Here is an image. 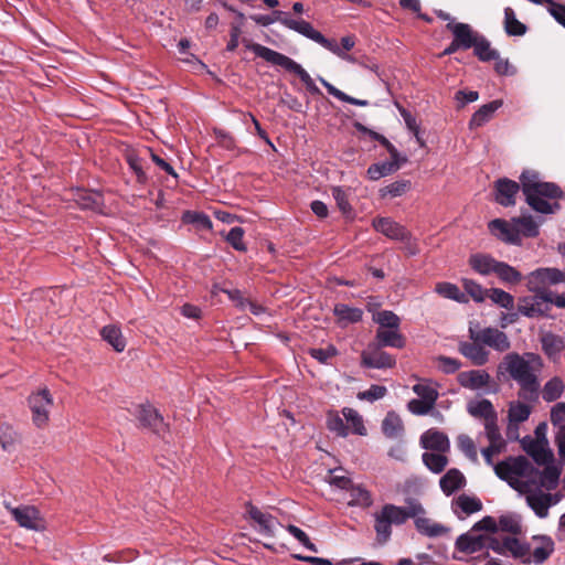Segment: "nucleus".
Instances as JSON below:
<instances>
[{
  "instance_id": "1",
  "label": "nucleus",
  "mask_w": 565,
  "mask_h": 565,
  "mask_svg": "<svg viewBox=\"0 0 565 565\" xmlns=\"http://www.w3.org/2000/svg\"><path fill=\"white\" fill-rule=\"evenodd\" d=\"M562 461H495V475L510 487L526 494V502L534 513L544 519L551 507L563 495L552 493L558 487Z\"/></svg>"
},
{
  "instance_id": "2",
  "label": "nucleus",
  "mask_w": 565,
  "mask_h": 565,
  "mask_svg": "<svg viewBox=\"0 0 565 565\" xmlns=\"http://www.w3.org/2000/svg\"><path fill=\"white\" fill-rule=\"evenodd\" d=\"M504 367L509 375L519 384L518 396L525 402H536L540 395V381L536 372L542 366L541 356L534 353L520 355L516 352L508 353L500 367Z\"/></svg>"
},
{
  "instance_id": "3",
  "label": "nucleus",
  "mask_w": 565,
  "mask_h": 565,
  "mask_svg": "<svg viewBox=\"0 0 565 565\" xmlns=\"http://www.w3.org/2000/svg\"><path fill=\"white\" fill-rule=\"evenodd\" d=\"M520 190H522L526 203L532 210L543 214L554 212L558 209V203L551 204L545 199H562L564 192L553 182H543L539 180V173L533 170H525L520 175Z\"/></svg>"
},
{
  "instance_id": "4",
  "label": "nucleus",
  "mask_w": 565,
  "mask_h": 565,
  "mask_svg": "<svg viewBox=\"0 0 565 565\" xmlns=\"http://www.w3.org/2000/svg\"><path fill=\"white\" fill-rule=\"evenodd\" d=\"M468 412L473 417L484 419V433L489 445L481 449V455L484 459H491L493 456L499 455L505 447V441L500 434L497 424L498 416L492 403L489 399L470 402L468 404Z\"/></svg>"
},
{
  "instance_id": "5",
  "label": "nucleus",
  "mask_w": 565,
  "mask_h": 565,
  "mask_svg": "<svg viewBox=\"0 0 565 565\" xmlns=\"http://www.w3.org/2000/svg\"><path fill=\"white\" fill-rule=\"evenodd\" d=\"M243 43L247 50L253 51L257 56L264 58L266 62L280 66L287 72L297 75L312 95L321 94V90L315 84L309 73L289 56L259 43H253L247 39H243Z\"/></svg>"
},
{
  "instance_id": "6",
  "label": "nucleus",
  "mask_w": 565,
  "mask_h": 565,
  "mask_svg": "<svg viewBox=\"0 0 565 565\" xmlns=\"http://www.w3.org/2000/svg\"><path fill=\"white\" fill-rule=\"evenodd\" d=\"M274 14L276 15V20L279 21L284 26H286L292 31H296V32L300 33L301 35L315 41L316 43L320 44L326 50L335 54L337 56H339L341 58H347L344 53L340 50L339 44L335 40L327 39L322 33L315 30L313 26L309 22H307L302 19H300V20L291 19L290 17H288V14L286 12H282V11H274Z\"/></svg>"
},
{
  "instance_id": "7",
  "label": "nucleus",
  "mask_w": 565,
  "mask_h": 565,
  "mask_svg": "<svg viewBox=\"0 0 565 565\" xmlns=\"http://www.w3.org/2000/svg\"><path fill=\"white\" fill-rule=\"evenodd\" d=\"M419 444L422 448L428 450L422 455V459H447L450 441L445 433L430 428L422 434Z\"/></svg>"
},
{
  "instance_id": "8",
  "label": "nucleus",
  "mask_w": 565,
  "mask_h": 565,
  "mask_svg": "<svg viewBox=\"0 0 565 565\" xmlns=\"http://www.w3.org/2000/svg\"><path fill=\"white\" fill-rule=\"evenodd\" d=\"M532 296L520 299L518 310L529 318H539L547 315L553 305L552 291H534Z\"/></svg>"
},
{
  "instance_id": "9",
  "label": "nucleus",
  "mask_w": 565,
  "mask_h": 565,
  "mask_svg": "<svg viewBox=\"0 0 565 565\" xmlns=\"http://www.w3.org/2000/svg\"><path fill=\"white\" fill-rule=\"evenodd\" d=\"M134 415L139 422V426L164 438L169 431V425L164 423L162 415L152 405L140 404L136 407Z\"/></svg>"
},
{
  "instance_id": "10",
  "label": "nucleus",
  "mask_w": 565,
  "mask_h": 565,
  "mask_svg": "<svg viewBox=\"0 0 565 565\" xmlns=\"http://www.w3.org/2000/svg\"><path fill=\"white\" fill-rule=\"evenodd\" d=\"M52 405L53 398L47 388H43L30 395L29 406L32 412V420L36 427L42 428L47 425Z\"/></svg>"
},
{
  "instance_id": "11",
  "label": "nucleus",
  "mask_w": 565,
  "mask_h": 565,
  "mask_svg": "<svg viewBox=\"0 0 565 565\" xmlns=\"http://www.w3.org/2000/svg\"><path fill=\"white\" fill-rule=\"evenodd\" d=\"M246 513L252 521V526L264 536L273 537L278 526L281 525L276 516L255 505L248 504Z\"/></svg>"
},
{
  "instance_id": "12",
  "label": "nucleus",
  "mask_w": 565,
  "mask_h": 565,
  "mask_svg": "<svg viewBox=\"0 0 565 565\" xmlns=\"http://www.w3.org/2000/svg\"><path fill=\"white\" fill-rule=\"evenodd\" d=\"M565 281V274L556 268H539L527 277V286L532 291H548L547 287Z\"/></svg>"
},
{
  "instance_id": "13",
  "label": "nucleus",
  "mask_w": 565,
  "mask_h": 565,
  "mask_svg": "<svg viewBox=\"0 0 565 565\" xmlns=\"http://www.w3.org/2000/svg\"><path fill=\"white\" fill-rule=\"evenodd\" d=\"M470 340L481 341L483 345H488L498 352H505L511 348L508 335L497 328H484L479 331L469 329Z\"/></svg>"
},
{
  "instance_id": "14",
  "label": "nucleus",
  "mask_w": 565,
  "mask_h": 565,
  "mask_svg": "<svg viewBox=\"0 0 565 565\" xmlns=\"http://www.w3.org/2000/svg\"><path fill=\"white\" fill-rule=\"evenodd\" d=\"M374 342L361 353V365L369 369H392L396 364L393 355L382 350Z\"/></svg>"
},
{
  "instance_id": "15",
  "label": "nucleus",
  "mask_w": 565,
  "mask_h": 565,
  "mask_svg": "<svg viewBox=\"0 0 565 565\" xmlns=\"http://www.w3.org/2000/svg\"><path fill=\"white\" fill-rule=\"evenodd\" d=\"M4 507L12 514L13 519L20 526L34 531L44 529V523L40 512L34 507L22 505L13 508L8 502H4Z\"/></svg>"
},
{
  "instance_id": "16",
  "label": "nucleus",
  "mask_w": 565,
  "mask_h": 565,
  "mask_svg": "<svg viewBox=\"0 0 565 565\" xmlns=\"http://www.w3.org/2000/svg\"><path fill=\"white\" fill-rule=\"evenodd\" d=\"M491 548L500 554L509 552L514 558L520 559L523 564H531V545L523 543L515 537H505L499 544H491Z\"/></svg>"
},
{
  "instance_id": "17",
  "label": "nucleus",
  "mask_w": 565,
  "mask_h": 565,
  "mask_svg": "<svg viewBox=\"0 0 565 565\" xmlns=\"http://www.w3.org/2000/svg\"><path fill=\"white\" fill-rule=\"evenodd\" d=\"M494 201L504 206L515 205V196L520 191V184L508 178H500L493 183Z\"/></svg>"
},
{
  "instance_id": "18",
  "label": "nucleus",
  "mask_w": 565,
  "mask_h": 565,
  "mask_svg": "<svg viewBox=\"0 0 565 565\" xmlns=\"http://www.w3.org/2000/svg\"><path fill=\"white\" fill-rule=\"evenodd\" d=\"M457 382L460 386L477 391L489 388L493 383L490 374L486 370H470L458 373Z\"/></svg>"
},
{
  "instance_id": "19",
  "label": "nucleus",
  "mask_w": 565,
  "mask_h": 565,
  "mask_svg": "<svg viewBox=\"0 0 565 565\" xmlns=\"http://www.w3.org/2000/svg\"><path fill=\"white\" fill-rule=\"evenodd\" d=\"M372 225L374 230L390 239L401 241L411 238V232L391 217H376Z\"/></svg>"
},
{
  "instance_id": "20",
  "label": "nucleus",
  "mask_w": 565,
  "mask_h": 565,
  "mask_svg": "<svg viewBox=\"0 0 565 565\" xmlns=\"http://www.w3.org/2000/svg\"><path fill=\"white\" fill-rule=\"evenodd\" d=\"M458 351L476 366H482L489 361L490 352L484 348L481 341H462L458 345Z\"/></svg>"
},
{
  "instance_id": "21",
  "label": "nucleus",
  "mask_w": 565,
  "mask_h": 565,
  "mask_svg": "<svg viewBox=\"0 0 565 565\" xmlns=\"http://www.w3.org/2000/svg\"><path fill=\"white\" fill-rule=\"evenodd\" d=\"M446 29L452 33L454 39L462 50L471 49L480 35V33L473 31L469 24L462 22H449Z\"/></svg>"
},
{
  "instance_id": "22",
  "label": "nucleus",
  "mask_w": 565,
  "mask_h": 565,
  "mask_svg": "<svg viewBox=\"0 0 565 565\" xmlns=\"http://www.w3.org/2000/svg\"><path fill=\"white\" fill-rule=\"evenodd\" d=\"M373 342L382 348L403 349L406 345V338L401 333L399 329L377 328Z\"/></svg>"
},
{
  "instance_id": "23",
  "label": "nucleus",
  "mask_w": 565,
  "mask_h": 565,
  "mask_svg": "<svg viewBox=\"0 0 565 565\" xmlns=\"http://www.w3.org/2000/svg\"><path fill=\"white\" fill-rule=\"evenodd\" d=\"M452 510L459 519H465L481 511L482 502L477 497L460 494L452 501Z\"/></svg>"
},
{
  "instance_id": "24",
  "label": "nucleus",
  "mask_w": 565,
  "mask_h": 565,
  "mask_svg": "<svg viewBox=\"0 0 565 565\" xmlns=\"http://www.w3.org/2000/svg\"><path fill=\"white\" fill-rule=\"evenodd\" d=\"M489 230L494 236L505 243L519 244L518 231L514 228L512 221L509 223L502 218L492 220L489 223Z\"/></svg>"
},
{
  "instance_id": "25",
  "label": "nucleus",
  "mask_w": 565,
  "mask_h": 565,
  "mask_svg": "<svg viewBox=\"0 0 565 565\" xmlns=\"http://www.w3.org/2000/svg\"><path fill=\"white\" fill-rule=\"evenodd\" d=\"M407 161L406 157L399 156V158L392 159L384 162L373 163L367 168V177L376 181L382 177L390 175L396 172L403 163Z\"/></svg>"
},
{
  "instance_id": "26",
  "label": "nucleus",
  "mask_w": 565,
  "mask_h": 565,
  "mask_svg": "<svg viewBox=\"0 0 565 565\" xmlns=\"http://www.w3.org/2000/svg\"><path fill=\"white\" fill-rule=\"evenodd\" d=\"M531 407L524 403H511L508 411L509 425L507 429L508 437L512 436V430H519V424L529 419Z\"/></svg>"
},
{
  "instance_id": "27",
  "label": "nucleus",
  "mask_w": 565,
  "mask_h": 565,
  "mask_svg": "<svg viewBox=\"0 0 565 565\" xmlns=\"http://www.w3.org/2000/svg\"><path fill=\"white\" fill-rule=\"evenodd\" d=\"M75 202L81 209L100 212L104 206V196L98 191L78 190Z\"/></svg>"
},
{
  "instance_id": "28",
  "label": "nucleus",
  "mask_w": 565,
  "mask_h": 565,
  "mask_svg": "<svg viewBox=\"0 0 565 565\" xmlns=\"http://www.w3.org/2000/svg\"><path fill=\"white\" fill-rule=\"evenodd\" d=\"M521 446L532 459H555L553 451L547 446L531 436H525L521 440Z\"/></svg>"
},
{
  "instance_id": "29",
  "label": "nucleus",
  "mask_w": 565,
  "mask_h": 565,
  "mask_svg": "<svg viewBox=\"0 0 565 565\" xmlns=\"http://www.w3.org/2000/svg\"><path fill=\"white\" fill-rule=\"evenodd\" d=\"M533 541L537 543L531 548V559L534 564H543L554 552V542L548 536H534Z\"/></svg>"
},
{
  "instance_id": "30",
  "label": "nucleus",
  "mask_w": 565,
  "mask_h": 565,
  "mask_svg": "<svg viewBox=\"0 0 565 565\" xmlns=\"http://www.w3.org/2000/svg\"><path fill=\"white\" fill-rule=\"evenodd\" d=\"M501 99L492 100L486 105H482L471 117L469 121V128L475 129L483 126L488 122L493 114L502 106Z\"/></svg>"
},
{
  "instance_id": "31",
  "label": "nucleus",
  "mask_w": 565,
  "mask_h": 565,
  "mask_svg": "<svg viewBox=\"0 0 565 565\" xmlns=\"http://www.w3.org/2000/svg\"><path fill=\"white\" fill-rule=\"evenodd\" d=\"M333 313L340 326L344 327L349 323H356L362 320L363 311L356 307H350L345 303H337L333 308Z\"/></svg>"
},
{
  "instance_id": "32",
  "label": "nucleus",
  "mask_w": 565,
  "mask_h": 565,
  "mask_svg": "<svg viewBox=\"0 0 565 565\" xmlns=\"http://www.w3.org/2000/svg\"><path fill=\"white\" fill-rule=\"evenodd\" d=\"M416 530L428 537H438L447 534L449 530L440 523L422 515L415 520Z\"/></svg>"
},
{
  "instance_id": "33",
  "label": "nucleus",
  "mask_w": 565,
  "mask_h": 565,
  "mask_svg": "<svg viewBox=\"0 0 565 565\" xmlns=\"http://www.w3.org/2000/svg\"><path fill=\"white\" fill-rule=\"evenodd\" d=\"M484 545V537L482 535H473L471 533L461 534L456 540V548L468 554L481 551Z\"/></svg>"
},
{
  "instance_id": "34",
  "label": "nucleus",
  "mask_w": 565,
  "mask_h": 565,
  "mask_svg": "<svg viewBox=\"0 0 565 565\" xmlns=\"http://www.w3.org/2000/svg\"><path fill=\"white\" fill-rule=\"evenodd\" d=\"M382 431L388 438H398L404 433L402 418L394 412H388L382 422Z\"/></svg>"
},
{
  "instance_id": "35",
  "label": "nucleus",
  "mask_w": 565,
  "mask_h": 565,
  "mask_svg": "<svg viewBox=\"0 0 565 565\" xmlns=\"http://www.w3.org/2000/svg\"><path fill=\"white\" fill-rule=\"evenodd\" d=\"M514 228L518 231L519 242L520 236L524 237H536L539 235V224L534 221L531 215H523L513 217Z\"/></svg>"
},
{
  "instance_id": "36",
  "label": "nucleus",
  "mask_w": 565,
  "mask_h": 565,
  "mask_svg": "<svg viewBox=\"0 0 565 565\" xmlns=\"http://www.w3.org/2000/svg\"><path fill=\"white\" fill-rule=\"evenodd\" d=\"M473 54L481 62H489L492 60H497L499 57V52L495 49L491 47V43L489 40L480 34L472 46Z\"/></svg>"
},
{
  "instance_id": "37",
  "label": "nucleus",
  "mask_w": 565,
  "mask_h": 565,
  "mask_svg": "<svg viewBox=\"0 0 565 565\" xmlns=\"http://www.w3.org/2000/svg\"><path fill=\"white\" fill-rule=\"evenodd\" d=\"M498 263L499 260L484 254H476L469 258V264L472 269L481 275H489L494 273Z\"/></svg>"
},
{
  "instance_id": "38",
  "label": "nucleus",
  "mask_w": 565,
  "mask_h": 565,
  "mask_svg": "<svg viewBox=\"0 0 565 565\" xmlns=\"http://www.w3.org/2000/svg\"><path fill=\"white\" fill-rule=\"evenodd\" d=\"M465 483V477L457 469H450L445 476L440 478L439 484L441 490L447 494H451L460 489Z\"/></svg>"
},
{
  "instance_id": "39",
  "label": "nucleus",
  "mask_w": 565,
  "mask_h": 565,
  "mask_svg": "<svg viewBox=\"0 0 565 565\" xmlns=\"http://www.w3.org/2000/svg\"><path fill=\"white\" fill-rule=\"evenodd\" d=\"M504 31L510 36H522L527 31L526 25L516 19L515 12L510 7L504 9Z\"/></svg>"
},
{
  "instance_id": "40",
  "label": "nucleus",
  "mask_w": 565,
  "mask_h": 565,
  "mask_svg": "<svg viewBox=\"0 0 565 565\" xmlns=\"http://www.w3.org/2000/svg\"><path fill=\"white\" fill-rule=\"evenodd\" d=\"M20 435L8 424L0 426V445L8 454L13 452L20 444Z\"/></svg>"
},
{
  "instance_id": "41",
  "label": "nucleus",
  "mask_w": 565,
  "mask_h": 565,
  "mask_svg": "<svg viewBox=\"0 0 565 565\" xmlns=\"http://www.w3.org/2000/svg\"><path fill=\"white\" fill-rule=\"evenodd\" d=\"M347 503L354 507H369L372 503L371 494L364 488L352 483L347 489Z\"/></svg>"
},
{
  "instance_id": "42",
  "label": "nucleus",
  "mask_w": 565,
  "mask_h": 565,
  "mask_svg": "<svg viewBox=\"0 0 565 565\" xmlns=\"http://www.w3.org/2000/svg\"><path fill=\"white\" fill-rule=\"evenodd\" d=\"M102 338L108 342L117 352H122L126 348V341L121 330L113 324L105 326L100 331Z\"/></svg>"
},
{
  "instance_id": "43",
  "label": "nucleus",
  "mask_w": 565,
  "mask_h": 565,
  "mask_svg": "<svg viewBox=\"0 0 565 565\" xmlns=\"http://www.w3.org/2000/svg\"><path fill=\"white\" fill-rule=\"evenodd\" d=\"M435 291L446 299H451L460 303L468 302L466 294L461 292L459 287L455 284L447 281L438 282L435 286Z\"/></svg>"
},
{
  "instance_id": "44",
  "label": "nucleus",
  "mask_w": 565,
  "mask_h": 565,
  "mask_svg": "<svg viewBox=\"0 0 565 565\" xmlns=\"http://www.w3.org/2000/svg\"><path fill=\"white\" fill-rule=\"evenodd\" d=\"M542 349L550 358H555L564 349V341L559 335L553 333H545L541 339Z\"/></svg>"
},
{
  "instance_id": "45",
  "label": "nucleus",
  "mask_w": 565,
  "mask_h": 565,
  "mask_svg": "<svg viewBox=\"0 0 565 565\" xmlns=\"http://www.w3.org/2000/svg\"><path fill=\"white\" fill-rule=\"evenodd\" d=\"M565 385L559 377L547 381L542 390V397L545 402H554L561 397Z\"/></svg>"
},
{
  "instance_id": "46",
  "label": "nucleus",
  "mask_w": 565,
  "mask_h": 565,
  "mask_svg": "<svg viewBox=\"0 0 565 565\" xmlns=\"http://www.w3.org/2000/svg\"><path fill=\"white\" fill-rule=\"evenodd\" d=\"M373 321L377 323L379 328H394L399 329L401 327V318L391 310H382L373 313Z\"/></svg>"
},
{
  "instance_id": "47",
  "label": "nucleus",
  "mask_w": 565,
  "mask_h": 565,
  "mask_svg": "<svg viewBox=\"0 0 565 565\" xmlns=\"http://www.w3.org/2000/svg\"><path fill=\"white\" fill-rule=\"evenodd\" d=\"M326 479L331 486L343 490L349 489L353 483L349 473L342 468L329 469Z\"/></svg>"
},
{
  "instance_id": "48",
  "label": "nucleus",
  "mask_w": 565,
  "mask_h": 565,
  "mask_svg": "<svg viewBox=\"0 0 565 565\" xmlns=\"http://www.w3.org/2000/svg\"><path fill=\"white\" fill-rule=\"evenodd\" d=\"M181 220L184 224H193L199 230L207 231L212 228L211 218L203 212L185 211Z\"/></svg>"
},
{
  "instance_id": "49",
  "label": "nucleus",
  "mask_w": 565,
  "mask_h": 565,
  "mask_svg": "<svg viewBox=\"0 0 565 565\" xmlns=\"http://www.w3.org/2000/svg\"><path fill=\"white\" fill-rule=\"evenodd\" d=\"M342 414L348 422L349 428L351 427L352 431L360 436L366 435V428L363 424L362 416L353 408L344 407L342 409Z\"/></svg>"
},
{
  "instance_id": "50",
  "label": "nucleus",
  "mask_w": 565,
  "mask_h": 565,
  "mask_svg": "<svg viewBox=\"0 0 565 565\" xmlns=\"http://www.w3.org/2000/svg\"><path fill=\"white\" fill-rule=\"evenodd\" d=\"M319 81L327 88V90L330 95H332L333 97L338 98L341 102H344V103H348L351 105H355V106H362V107L369 105L367 100L358 99V98H354V97L343 93L342 90L338 89L335 86H333L332 84H330L328 81H326L322 77H319Z\"/></svg>"
},
{
  "instance_id": "51",
  "label": "nucleus",
  "mask_w": 565,
  "mask_h": 565,
  "mask_svg": "<svg viewBox=\"0 0 565 565\" xmlns=\"http://www.w3.org/2000/svg\"><path fill=\"white\" fill-rule=\"evenodd\" d=\"M494 274L504 282L508 284H518L521 281V274L514 267L510 266L507 263L499 262L497 264Z\"/></svg>"
},
{
  "instance_id": "52",
  "label": "nucleus",
  "mask_w": 565,
  "mask_h": 565,
  "mask_svg": "<svg viewBox=\"0 0 565 565\" xmlns=\"http://www.w3.org/2000/svg\"><path fill=\"white\" fill-rule=\"evenodd\" d=\"M382 516L386 518L388 522L395 525H401L406 522L407 513L406 510L402 507H396L394 504H385L382 510Z\"/></svg>"
},
{
  "instance_id": "53",
  "label": "nucleus",
  "mask_w": 565,
  "mask_h": 565,
  "mask_svg": "<svg viewBox=\"0 0 565 565\" xmlns=\"http://www.w3.org/2000/svg\"><path fill=\"white\" fill-rule=\"evenodd\" d=\"M326 424L327 428L339 437H347L349 434V426L337 412H329L327 414Z\"/></svg>"
},
{
  "instance_id": "54",
  "label": "nucleus",
  "mask_w": 565,
  "mask_h": 565,
  "mask_svg": "<svg viewBox=\"0 0 565 565\" xmlns=\"http://www.w3.org/2000/svg\"><path fill=\"white\" fill-rule=\"evenodd\" d=\"M487 297L490 298L494 303L499 305L504 309H512L514 305V298L511 294L499 289L490 288L487 290Z\"/></svg>"
},
{
  "instance_id": "55",
  "label": "nucleus",
  "mask_w": 565,
  "mask_h": 565,
  "mask_svg": "<svg viewBox=\"0 0 565 565\" xmlns=\"http://www.w3.org/2000/svg\"><path fill=\"white\" fill-rule=\"evenodd\" d=\"M392 523L386 518L382 516V512L375 514V532L377 541L383 544L386 543L392 534Z\"/></svg>"
},
{
  "instance_id": "56",
  "label": "nucleus",
  "mask_w": 565,
  "mask_h": 565,
  "mask_svg": "<svg viewBox=\"0 0 565 565\" xmlns=\"http://www.w3.org/2000/svg\"><path fill=\"white\" fill-rule=\"evenodd\" d=\"M409 180H398L395 181L380 190V194L382 198L390 195L391 198H396L405 194L411 189Z\"/></svg>"
},
{
  "instance_id": "57",
  "label": "nucleus",
  "mask_w": 565,
  "mask_h": 565,
  "mask_svg": "<svg viewBox=\"0 0 565 565\" xmlns=\"http://www.w3.org/2000/svg\"><path fill=\"white\" fill-rule=\"evenodd\" d=\"M126 161L129 168L135 172L137 177V182L146 184L148 181V177L143 171L142 159L138 154L129 152L126 156Z\"/></svg>"
},
{
  "instance_id": "58",
  "label": "nucleus",
  "mask_w": 565,
  "mask_h": 565,
  "mask_svg": "<svg viewBox=\"0 0 565 565\" xmlns=\"http://www.w3.org/2000/svg\"><path fill=\"white\" fill-rule=\"evenodd\" d=\"M396 107H397L401 116L403 117L407 129L411 132H413V135L415 136L416 140L418 141V143L420 146H424V141H423V139L419 136V126H418V124L416 121L415 116H413L409 110H407L406 108H404L403 106H401L398 104H396Z\"/></svg>"
},
{
  "instance_id": "59",
  "label": "nucleus",
  "mask_w": 565,
  "mask_h": 565,
  "mask_svg": "<svg viewBox=\"0 0 565 565\" xmlns=\"http://www.w3.org/2000/svg\"><path fill=\"white\" fill-rule=\"evenodd\" d=\"M516 534L521 531V524L516 515L504 514L498 520V531Z\"/></svg>"
},
{
  "instance_id": "60",
  "label": "nucleus",
  "mask_w": 565,
  "mask_h": 565,
  "mask_svg": "<svg viewBox=\"0 0 565 565\" xmlns=\"http://www.w3.org/2000/svg\"><path fill=\"white\" fill-rule=\"evenodd\" d=\"M457 446L460 449V451L468 458V459H477V446L471 437H469L466 434H460L457 439Z\"/></svg>"
},
{
  "instance_id": "61",
  "label": "nucleus",
  "mask_w": 565,
  "mask_h": 565,
  "mask_svg": "<svg viewBox=\"0 0 565 565\" xmlns=\"http://www.w3.org/2000/svg\"><path fill=\"white\" fill-rule=\"evenodd\" d=\"M244 233V230L239 226L232 227L225 239L235 250L246 252L247 247L243 242Z\"/></svg>"
},
{
  "instance_id": "62",
  "label": "nucleus",
  "mask_w": 565,
  "mask_h": 565,
  "mask_svg": "<svg viewBox=\"0 0 565 565\" xmlns=\"http://www.w3.org/2000/svg\"><path fill=\"white\" fill-rule=\"evenodd\" d=\"M438 369L445 374H454L461 367V362L458 359L439 355L436 358Z\"/></svg>"
},
{
  "instance_id": "63",
  "label": "nucleus",
  "mask_w": 565,
  "mask_h": 565,
  "mask_svg": "<svg viewBox=\"0 0 565 565\" xmlns=\"http://www.w3.org/2000/svg\"><path fill=\"white\" fill-rule=\"evenodd\" d=\"M413 391L416 395L419 396V399L426 401L433 405L436 404L438 399V392L436 388L425 384H416L413 386Z\"/></svg>"
},
{
  "instance_id": "64",
  "label": "nucleus",
  "mask_w": 565,
  "mask_h": 565,
  "mask_svg": "<svg viewBox=\"0 0 565 565\" xmlns=\"http://www.w3.org/2000/svg\"><path fill=\"white\" fill-rule=\"evenodd\" d=\"M551 423L556 431L565 430V404L557 403L551 411Z\"/></svg>"
}]
</instances>
